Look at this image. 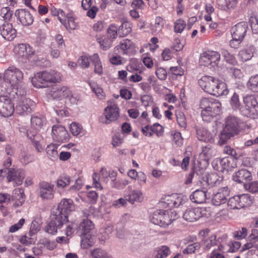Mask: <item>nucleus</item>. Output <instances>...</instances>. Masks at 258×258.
I'll return each instance as SVG.
<instances>
[{
	"mask_svg": "<svg viewBox=\"0 0 258 258\" xmlns=\"http://www.w3.org/2000/svg\"><path fill=\"white\" fill-rule=\"evenodd\" d=\"M75 205L71 199H63L54 209L50 217L49 221L45 226L47 233L54 235L57 230L68 222V215L75 210Z\"/></svg>",
	"mask_w": 258,
	"mask_h": 258,
	"instance_id": "obj_1",
	"label": "nucleus"
},
{
	"mask_svg": "<svg viewBox=\"0 0 258 258\" xmlns=\"http://www.w3.org/2000/svg\"><path fill=\"white\" fill-rule=\"evenodd\" d=\"M221 107V104L218 100L212 98H202L200 101V107L203 120L210 122L220 113Z\"/></svg>",
	"mask_w": 258,
	"mask_h": 258,
	"instance_id": "obj_3",
	"label": "nucleus"
},
{
	"mask_svg": "<svg viewBox=\"0 0 258 258\" xmlns=\"http://www.w3.org/2000/svg\"><path fill=\"white\" fill-rule=\"evenodd\" d=\"M4 79L11 85V86H15L22 82L23 73L14 67H10L5 71Z\"/></svg>",
	"mask_w": 258,
	"mask_h": 258,
	"instance_id": "obj_9",
	"label": "nucleus"
},
{
	"mask_svg": "<svg viewBox=\"0 0 258 258\" xmlns=\"http://www.w3.org/2000/svg\"><path fill=\"white\" fill-rule=\"evenodd\" d=\"M247 87L253 92H258V75L249 78L247 82Z\"/></svg>",
	"mask_w": 258,
	"mask_h": 258,
	"instance_id": "obj_43",
	"label": "nucleus"
},
{
	"mask_svg": "<svg viewBox=\"0 0 258 258\" xmlns=\"http://www.w3.org/2000/svg\"><path fill=\"white\" fill-rule=\"evenodd\" d=\"M220 59V54L217 51H208L203 53L200 58V62L201 65L208 66L212 65L214 67L217 64V62Z\"/></svg>",
	"mask_w": 258,
	"mask_h": 258,
	"instance_id": "obj_11",
	"label": "nucleus"
},
{
	"mask_svg": "<svg viewBox=\"0 0 258 258\" xmlns=\"http://www.w3.org/2000/svg\"><path fill=\"white\" fill-rule=\"evenodd\" d=\"M223 152L225 154L230 155L233 157V159H237L238 158L237 154L235 149L229 146H225L223 148Z\"/></svg>",
	"mask_w": 258,
	"mask_h": 258,
	"instance_id": "obj_63",
	"label": "nucleus"
},
{
	"mask_svg": "<svg viewBox=\"0 0 258 258\" xmlns=\"http://www.w3.org/2000/svg\"><path fill=\"white\" fill-rule=\"evenodd\" d=\"M244 106L240 109V113L244 116L255 118L258 117V103L253 95H247L243 98Z\"/></svg>",
	"mask_w": 258,
	"mask_h": 258,
	"instance_id": "obj_7",
	"label": "nucleus"
},
{
	"mask_svg": "<svg viewBox=\"0 0 258 258\" xmlns=\"http://www.w3.org/2000/svg\"><path fill=\"white\" fill-rule=\"evenodd\" d=\"M7 179L9 182L14 181V185H21L23 181L25 174L24 172L21 169H10L7 172Z\"/></svg>",
	"mask_w": 258,
	"mask_h": 258,
	"instance_id": "obj_18",
	"label": "nucleus"
},
{
	"mask_svg": "<svg viewBox=\"0 0 258 258\" xmlns=\"http://www.w3.org/2000/svg\"><path fill=\"white\" fill-rule=\"evenodd\" d=\"M193 173H195V176L196 177L197 179L199 180L200 181L202 180V177L204 176V173L205 172V169L204 168H201L199 166L195 167L191 171Z\"/></svg>",
	"mask_w": 258,
	"mask_h": 258,
	"instance_id": "obj_60",
	"label": "nucleus"
},
{
	"mask_svg": "<svg viewBox=\"0 0 258 258\" xmlns=\"http://www.w3.org/2000/svg\"><path fill=\"white\" fill-rule=\"evenodd\" d=\"M218 8L221 10L228 11L234 8L237 0H217Z\"/></svg>",
	"mask_w": 258,
	"mask_h": 258,
	"instance_id": "obj_30",
	"label": "nucleus"
},
{
	"mask_svg": "<svg viewBox=\"0 0 258 258\" xmlns=\"http://www.w3.org/2000/svg\"><path fill=\"white\" fill-rule=\"evenodd\" d=\"M201 247V245L199 242H195L192 244H189L187 247L184 249V253H192L199 250Z\"/></svg>",
	"mask_w": 258,
	"mask_h": 258,
	"instance_id": "obj_54",
	"label": "nucleus"
},
{
	"mask_svg": "<svg viewBox=\"0 0 258 258\" xmlns=\"http://www.w3.org/2000/svg\"><path fill=\"white\" fill-rule=\"evenodd\" d=\"M82 126L76 122H73L70 125V132L74 136L79 135L82 131Z\"/></svg>",
	"mask_w": 258,
	"mask_h": 258,
	"instance_id": "obj_55",
	"label": "nucleus"
},
{
	"mask_svg": "<svg viewBox=\"0 0 258 258\" xmlns=\"http://www.w3.org/2000/svg\"><path fill=\"white\" fill-rule=\"evenodd\" d=\"M23 105L25 106L26 113H29L32 111L35 107V103L29 98H25L23 101Z\"/></svg>",
	"mask_w": 258,
	"mask_h": 258,
	"instance_id": "obj_48",
	"label": "nucleus"
},
{
	"mask_svg": "<svg viewBox=\"0 0 258 258\" xmlns=\"http://www.w3.org/2000/svg\"><path fill=\"white\" fill-rule=\"evenodd\" d=\"M70 94V90L67 86H55L51 89L49 94L53 99L66 98Z\"/></svg>",
	"mask_w": 258,
	"mask_h": 258,
	"instance_id": "obj_20",
	"label": "nucleus"
},
{
	"mask_svg": "<svg viewBox=\"0 0 258 258\" xmlns=\"http://www.w3.org/2000/svg\"><path fill=\"white\" fill-rule=\"evenodd\" d=\"M217 244L216 236L215 235H212L204 241L203 245L205 249L209 250L212 246L216 245Z\"/></svg>",
	"mask_w": 258,
	"mask_h": 258,
	"instance_id": "obj_45",
	"label": "nucleus"
},
{
	"mask_svg": "<svg viewBox=\"0 0 258 258\" xmlns=\"http://www.w3.org/2000/svg\"><path fill=\"white\" fill-rule=\"evenodd\" d=\"M210 198L211 193L208 191V189L205 186L203 187V189H197L190 196V200L193 203L197 204L203 203L207 199H210Z\"/></svg>",
	"mask_w": 258,
	"mask_h": 258,
	"instance_id": "obj_14",
	"label": "nucleus"
},
{
	"mask_svg": "<svg viewBox=\"0 0 258 258\" xmlns=\"http://www.w3.org/2000/svg\"><path fill=\"white\" fill-rule=\"evenodd\" d=\"M186 26V23L183 20L179 19L174 23V32L181 33Z\"/></svg>",
	"mask_w": 258,
	"mask_h": 258,
	"instance_id": "obj_53",
	"label": "nucleus"
},
{
	"mask_svg": "<svg viewBox=\"0 0 258 258\" xmlns=\"http://www.w3.org/2000/svg\"><path fill=\"white\" fill-rule=\"evenodd\" d=\"M100 44L101 48L104 50L109 49L112 45V40L109 38L103 37L97 39Z\"/></svg>",
	"mask_w": 258,
	"mask_h": 258,
	"instance_id": "obj_44",
	"label": "nucleus"
},
{
	"mask_svg": "<svg viewBox=\"0 0 258 258\" xmlns=\"http://www.w3.org/2000/svg\"><path fill=\"white\" fill-rule=\"evenodd\" d=\"M40 226L37 222L33 221L30 228L29 235L32 237L35 235L40 230Z\"/></svg>",
	"mask_w": 258,
	"mask_h": 258,
	"instance_id": "obj_64",
	"label": "nucleus"
},
{
	"mask_svg": "<svg viewBox=\"0 0 258 258\" xmlns=\"http://www.w3.org/2000/svg\"><path fill=\"white\" fill-rule=\"evenodd\" d=\"M15 111L14 103L10 96H0V114L5 117L11 116Z\"/></svg>",
	"mask_w": 258,
	"mask_h": 258,
	"instance_id": "obj_10",
	"label": "nucleus"
},
{
	"mask_svg": "<svg viewBox=\"0 0 258 258\" xmlns=\"http://www.w3.org/2000/svg\"><path fill=\"white\" fill-rule=\"evenodd\" d=\"M244 187L250 192H258V181H253L250 183H245Z\"/></svg>",
	"mask_w": 258,
	"mask_h": 258,
	"instance_id": "obj_62",
	"label": "nucleus"
},
{
	"mask_svg": "<svg viewBox=\"0 0 258 258\" xmlns=\"http://www.w3.org/2000/svg\"><path fill=\"white\" fill-rule=\"evenodd\" d=\"M94 225L92 222L88 219H84L79 225V229L82 231L81 234L89 233L93 229Z\"/></svg>",
	"mask_w": 258,
	"mask_h": 258,
	"instance_id": "obj_34",
	"label": "nucleus"
},
{
	"mask_svg": "<svg viewBox=\"0 0 258 258\" xmlns=\"http://www.w3.org/2000/svg\"><path fill=\"white\" fill-rule=\"evenodd\" d=\"M202 180H200L202 186H205V185L211 188L219 185L221 182L222 181V177L219 176L216 173H212L211 174H206L204 176L202 177Z\"/></svg>",
	"mask_w": 258,
	"mask_h": 258,
	"instance_id": "obj_12",
	"label": "nucleus"
},
{
	"mask_svg": "<svg viewBox=\"0 0 258 258\" xmlns=\"http://www.w3.org/2000/svg\"><path fill=\"white\" fill-rule=\"evenodd\" d=\"M38 195L43 200H50L53 197V185L46 182L39 184Z\"/></svg>",
	"mask_w": 258,
	"mask_h": 258,
	"instance_id": "obj_17",
	"label": "nucleus"
},
{
	"mask_svg": "<svg viewBox=\"0 0 258 258\" xmlns=\"http://www.w3.org/2000/svg\"><path fill=\"white\" fill-rule=\"evenodd\" d=\"M233 179L238 183H243L251 179V173L244 169L238 170L234 173Z\"/></svg>",
	"mask_w": 258,
	"mask_h": 258,
	"instance_id": "obj_25",
	"label": "nucleus"
},
{
	"mask_svg": "<svg viewBox=\"0 0 258 258\" xmlns=\"http://www.w3.org/2000/svg\"><path fill=\"white\" fill-rule=\"evenodd\" d=\"M174 199H175L173 200V208H177L183 205L187 200L185 197L177 194H174Z\"/></svg>",
	"mask_w": 258,
	"mask_h": 258,
	"instance_id": "obj_46",
	"label": "nucleus"
},
{
	"mask_svg": "<svg viewBox=\"0 0 258 258\" xmlns=\"http://www.w3.org/2000/svg\"><path fill=\"white\" fill-rule=\"evenodd\" d=\"M197 138L200 141L204 142L211 143L214 141L213 135L204 128H199L197 130Z\"/></svg>",
	"mask_w": 258,
	"mask_h": 258,
	"instance_id": "obj_27",
	"label": "nucleus"
},
{
	"mask_svg": "<svg viewBox=\"0 0 258 258\" xmlns=\"http://www.w3.org/2000/svg\"><path fill=\"white\" fill-rule=\"evenodd\" d=\"M61 80L60 74L53 70L37 73L32 79V83L36 88H44L48 83L58 82Z\"/></svg>",
	"mask_w": 258,
	"mask_h": 258,
	"instance_id": "obj_5",
	"label": "nucleus"
},
{
	"mask_svg": "<svg viewBox=\"0 0 258 258\" xmlns=\"http://www.w3.org/2000/svg\"><path fill=\"white\" fill-rule=\"evenodd\" d=\"M90 57L85 55L81 56L78 60V63L79 67L82 69L88 68L90 65Z\"/></svg>",
	"mask_w": 258,
	"mask_h": 258,
	"instance_id": "obj_51",
	"label": "nucleus"
},
{
	"mask_svg": "<svg viewBox=\"0 0 258 258\" xmlns=\"http://www.w3.org/2000/svg\"><path fill=\"white\" fill-rule=\"evenodd\" d=\"M118 30L117 26L115 24H111L109 26V28L107 29V34L108 38H110L111 40H113L116 38Z\"/></svg>",
	"mask_w": 258,
	"mask_h": 258,
	"instance_id": "obj_49",
	"label": "nucleus"
},
{
	"mask_svg": "<svg viewBox=\"0 0 258 258\" xmlns=\"http://www.w3.org/2000/svg\"><path fill=\"white\" fill-rule=\"evenodd\" d=\"M222 54L224 57L225 60L229 63L233 64L235 62L234 56L231 54L226 49L222 50Z\"/></svg>",
	"mask_w": 258,
	"mask_h": 258,
	"instance_id": "obj_59",
	"label": "nucleus"
},
{
	"mask_svg": "<svg viewBox=\"0 0 258 258\" xmlns=\"http://www.w3.org/2000/svg\"><path fill=\"white\" fill-rule=\"evenodd\" d=\"M116 47L117 49L122 51V54H128L132 50L133 43L130 40L126 39L121 41Z\"/></svg>",
	"mask_w": 258,
	"mask_h": 258,
	"instance_id": "obj_33",
	"label": "nucleus"
},
{
	"mask_svg": "<svg viewBox=\"0 0 258 258\" xmlns=\"http://www.w3.org/2000/svg\"><path fill=\"white\" fill-rule=\"evenodd\" d=\"M228 72L235 79H240L243 76L241 71L236 68L232 67L229 68Z\"/></svg>",
	"mask_w": 258,
	"mask_h": 258,
	"instance_id": "obj_61",
	"label": "nucleus"
},
{
	"mask_svg": "<svg viewBox=\"0 0 258 258\" xmlns=\"http://www.w3.org/2000/svg\"><path fill=\"white\" fill-rule=\"evenodd\" d=\"M212 152L211 145H208L203 147L202 152L200 154V159L207 164L212 156Z\"/></svg>",
	"mask_w": 258,
	"mask_h": 258,
	"instance_id": "obj_35",
	"label": "nucleus"
},
{
	"mask_svg": "<svg viewBox=\"0 0 258 258\" xmlns=\"http://www.w3.org/2000/svg\"><path fill=\"white\" fill-rule=\"evenodd\" d=\"M248 29V25L245 22L239 23L232 27L231 33L233 39L243 40Z\"/></svg>",
	"mask_w": 258,
	"mask_h": 258,
	"instance_id": "obj_13",
	"label": "nucleus"
},
{
	"mask_svg": "<svg viewBox=\"0 0 258 258\" xmlns=\"http://www.w3.org/2000/svg\"><path fill=\"white\" fill-rule=\"evenodd\" d=\"M12 200H16L15 206H21L25 201V195L24 190L21 188H16L13 190Z\"/></svg>",
	"mask_w": 258,
	"mask_h": 258,
	"instance_id": "obj_31",
	"label": "nucleus"
},
{
	"mask_svg": "<svg viewBox=\"0 0 258 258\" xmlns=\"http://www.w3.org/2000/svg\"><path fill=\"white\" fill-rule=\"evenodd\" d=\"M132 31L131 24L128 22H122L118 30V34L120 37H124L129 34Z\"/></svg>",
	"mask_w": 258,
	"mask_h": 258,
	"instance_id": "obj_39",
	"label": "nucleus"
},
{
	"mask_svg": "<svg viewBox=\"0 0 258 258\" xmlns=\"http://www.w3.org/2000/svg\"><path fill=\"white\" fill-rule=\"evenodd\" d=\"M95 243V236L90 233L81 234V246L83 248H89L93 246Z\"/></svg>",
	"mask_w": 258,
	"mask_h": 258,
	"instance_id": "obj_28",
	"label": "nucleus"
},
{
	"mask_svg": "<svg viewBox=\"0 0 258 258\" xmlns=\"http://www.w3.org/2000/svg\"><path fill=\"white\" fill-rule=\"evenodd\" d=\"M15 16L23 26H29L33 22L32 15L25 10H17L15 12Z\"/></svg>",
	"mask_w": 258,
	"mask_h": 258,
	"instance_id": "obj_22",
	"label": "nucleus"
},
{
	"mask_svg": "<svg viewBox=\"0 0 258 258\" xmlns=\"http://www.w3.org/2000/svg\"><path fill=\"white\" fill-rule=\"evenodd\" d=\"M198 83L206 92L212 95L221 96L228 93L226 84L213 77L204 76L198 81Z\"/></svg>",
	"mask_w": 258,
	"mask_h": 258,
	"instance_id": "obj_2",
	"label": "nucleus"
},
{
	"mask_svg": "<svg viewBox=\"0 0 258 258\" xmlns=\"http://www.w3.org/2000/svg\"><path fill=\"white\" fill-rule=\"evenodd\" d=\"M13 11L9 7H4L1 10V16L5 21L10 20L13 16Z\"/></svg>",
	"mask_w": 258,
	"mask_h": 258,
	"instance_id": "obj_50",
	"label": "nucleus"
},
{
	"mask_svg": "<svg viewBox=\"0 0 258 258\" xmlns=\"http://www.w3.org/2000/svg\"><path fill=\"white\" fill-rule=\"evenodd\" d=\"M178 218L175 211L157 210L150 216L151 222L155 225L166 227Z\"/></svg>",
	"mask_w": 258,
	"mask_h": 258,
	"instance_id": "obj_6",
	"label": "nucleus"
},
{
	"mask_svg": "<svg viewBox=\"0 0 258 258\" xmlns=\"http://www.w3.org/2000/svg\"><path fill=\"white\" fill-rule=\"evenodd\" d=\"M31 125L36 130H39L43 125L42 119L38 116H33L31 119Z\"/></svg>",
	"mask_w": 258,
	"mask_h": 258,
	"instance_id": "obj_57",
	"label": "nucleus"
},
{
	"mask_svg": "<svg viewBox=\"0 0 258 258\" xmlns=\"http://www.w3.org/2000/svg\"><path fill=\"white\" fill-rule=\"evenodd\" d=\"M229 193L230 190L227 186L218 189V191L213 195L212 199V204L215 206H219L225 203Z\"/></svg>",
	"mask_w": 258,
	"mask_h": 258,
	"instance_id": "obj_16",
	"label": "nucleus"
},
{
	"mask_svg": "<svg viewBox=\"0 0 258 258\" xmlns=\"http://www.w3.org/2000/svg\"><path fill=\"white\" fill-rule=\"evenodd\" d=\"M169 248L165 245L156 248L153 252L154 258H166L170 254Z\"/></svg>",
	"mask_w": 258,
	"mask_h": 258,
	"instance_id": "obj_32",
	"label": "nucleus"
},
{
	"mask_svg": "<svg viewBox=\"0 0 258 258\" xmlns=\"http://www.w3.org/2000/svg\"><path fill=\"white\" fill-rule=\"evenodd\" d=\"M200 212L198 208L187 209L183 214V219L188 222H192L200 218Z\"/></svg>",
	"mask_w": 258,
	"mask_h": 258,
	"instance_id": "obj_26",
	"label": "nucleus"
},
{
	"mask_svg": "<svg viewBox=\"0 0 258 258\" xmlns=\"http://www.w3.org/2000/svg\"><path fill=\"white\" fill-rule=\"evenodd\" d=\"M12 87V96H14L13 93L18 96H23L26 94V91L22 82H20L15 86H11Z\"/></svg>",
	"mask_w": 258,
	"mask_h": 258,
	"instance_id": "obj_40",
	"label": "nucleus"
},
{
	"mask_svg": "<svg viewBox=\"0 0 258 258\" xmlns=\"http://www.w3.org/2000/svg\"><path fill=\"white\" fill-rule=\"evenodd\" d=\"M70 178L69 176H62L57 180V186L60 188H64L70 184Z\"/></svg>",
	"mask_w": 258,
	"mask_h": 258,
	"instance_id": "obj_58",
	"label": "nucleus"
},
{
	"mask_svg": "<svg viewBox=\"0 0 258 258\" xmlns=\"http://www.w3.org/2000/svg\"><path fill=\"white\" fill-rule=\"evenodd\" d=\"M105 116L106 118L105 123L106 124L116 120L119 116V109L117 105L115 104L108 105L105 109Z\"/></svg>",
	"mask_w": 258,
	"mask_h": 258,
	"instance_id": "obj_21",
	"label": "nucleus"
},
{
	"mask_svg": "<svg viewBox=\"0 0 258 258\" xmlns=\"http://www.w3.org/2000/svg\"><path fill=\"white\" fill-rule=\"evenodd\" d=\"M0 32L1 35L8 40H12L16 37V31L10 23H5L0 26Z\"/></svg>",
	"mask_w": 258,
	"mask_h": 258,
	"instance_id": "obj_23",
	"label": "nucleus"
},
{
	"mask_svg": "<svg viewBox=\"0 0 258 258\" xmlns=\"http://www.w3.org/2000/svg\"><path fill=\"white\" fill-rule=\"evenodd\" d=\"M32 143L38 152H41L44 150V147L42 145V140L39 135L33 136V138L30 137Z\"/></svg>",
	"mask_w": 258,
	"mask_h": 258,
	"instance_id": "obj_42",
	"label": "nucleus"
},
{
	"mask_svg": "<svg viewBox=\"0 0 258 258\" xmlns=\"http://www.w3.org/2000/svg\"><path fill=\"white\" fill-rule=\"evenodd\" d=\"M127 190L129 193L125 195L124 198H126L128 202L134 204L135 202L141 203L143 201L144 196L141 190L133 189L132 185L127 187Z\"/></svg>",
	"mask_w": 258,
	"mask_h": 258,
	"instance_id": "obj_19",
	"label": "nucleus"
},
{
	"mask_svg": "<svg viewBox=\"0 0 258 258\" xmlns=\"http://www.w3.org/2000/svg\"><path fill=\"white\" fill-rule=\"evenodd\" d=\"M53 138L58 142H64L69 139V134L66 128L59 125H54L52 127Z\"/></svg>",
	"mask_w": 258,
	"mask_h": 258,
	"instance_id": "obj_15",
	"label": "nucleus"
},
{
	"mask_svg": "<svg viewBox=\"0 0 258 258\" xmlns=\"http://www.w3.org/2000/svg\"><path fill=\"white\" fill-rule=\"evenodd\" d=\"M91 255L93 258H112L105 250L100 248H95L91 252Z\"/></svg>",
	"mask_w": 258,
	"mask_h": 258,
	"instance_id": "obj_38",
	"label": "nucleus"
},
{
	"mask_svg": "<svg viewBox=\"0 0 258 258\" xmlns=\"http://www.w3.org/2000/svg\"><path fill=\"white\" fill-rule=\"evenodd\" d=\"M257 49L252 44H249L239 52V56L243 61L250 59L256 54Z\"/></svg>",
	"mask_w": 258,
	"mask_h": 258,
	"instance_id": "obj_24",
	"label": "nucleus"
},
{
	"mask_svg": "<svg viewBox=\"0 0 258 258\" xmlns=\"http://www.w3.org/2000/svg\"><path fill=\"white\" fill-rule=\"evenodd\" d=\"M252 203V199L249 195L242 194L230 198L227 205L231 209H240L250 205Z\"/></svg>",
	"mask_w": 258,
	"mask_h": 258,
	"instance_id": "obj_8",
	"label": "nucleus"
},
{
	"mask_svg": "<svg viewBox=\"0 0 258 258\" xmlns=\"http://www.w3.org/2000/svg\"><path fill=\"white\" fill-rule=\"evenodd\" d=\"M174 194L170 195L165 196L162 198L159 203L161 207L166 208H172L173 205V200H174Z\"/></svg>",
	"mask_w": 258,
	"mask_h": 258,
	"instance_id": "obj_37",
	"label": "nucleus"
},
{
	"mask_svg": "<svg viewBox=\"0 0 258 258\" xmlns=\"http://www.w3.org/2000/svg\"><path fill=\"white\" fill-rule=\"evenodd\" d=\"M239 123L240 119L235 116L229 115L225 118L224 128L219 135L220 145L225 144L228 140L238 134Z\"/></svg>",
	"mask_w": 258,
	"mask_h": 258,
	"instance_id": "obj_4",
	"label": "nucleus"
},
{
	"mask_svg": "<svg viewBox=\"0 0 258 258\" xmlns=\"http://www.w3.org/2000/svg\"><path fill=\"white\" fill-rule=\"evenodd\" d=\"M89 84L93 91L96 94L97 96L101 99H103L104 97V95L101 87L94 83L91 84L90 83Z\"/></svg>",
	"mask_w": 258,
	"mask_h": 258,
	"instance_id": "obj_52",
	"label": "nucleus"
},
{
	"mask_svg": "<svg viewBox=\"0 0 258 258\" xmlns=\"http://www.w3.org/2000/svg\"><path fill=\"white\" fill-rule=\"evenodd\" d=\"M253 247L258 250V236L255 232H252L249 236L248 242L243 245L242 250H245Z\"/></svg>",
	"mask_w": 258,
	"mask_h": 258,
	"instance_id": "obj_29",
	"label": "nucleus"
},
{
	"mask_svg": "<svg viewBox=\"0 0 258 258\" xmlns=\"http://www.w3.org/2000/svg\"><path fill=\"white\" fill-rule=\"evenodd\" d=\"M90 60L94 65V72L99 75L102 74V67L99 57L97 53L90 56Z\"/></svg>",
	"mask_w": 258,
	"mask_h": 258,
	"instance_id": "obj_36",
	"label": "nucleus"
},
{
	"mask_svg": "<svg viewBox=\"0 0 258 258\" xmlns=\"http://www.w3.org/2000/svg\"><path fill=\"white\" fill-rule=\"evenodd\" d=\"M230 105L232 108L234 110H239L240 112V109L242 107V105L240 104L238 95L234 93L230 99Z\"/></svg>",
	"mask_w": 258,
	"mask_h": 258,
	"instance_id": "obj_41",
	"label": "nucleus"
},
{
	"mask_svg": "<svg viewBox=\"0 0 258 258\" xmlns=\"http://www.w3.org/2000/svg\"><path fill=\"white\" fill-rule=\"evenodd\" d=\"M57 147L54 144L48 145L46 149V153L50 157L55 158L57 156Z\"/></svg>",
	"mask_w": 258,
	"mask_h": 258,
	"instance_id": "obj_56",
	"label": "nucleus"
},
{
	"mask_svg": "<svg viewBox=\"0 0 258 258\" xmlns=\"http://www.w3.org/2000/svg\"><path fill=\"white\" fill-rule=\"evenodd\" d=\"M19 49V54L21 56H25V55H31L33 54V52L31 50V48L29 46L27 47L26 45L24 44H21L19 45L18 47H16L15 49Z\"/></svg>",
	"mask_w": 258,
	"mask_h": 258,
	"instance_id": "obj_47",
	"label": "nucleus"
}]
</instances>
